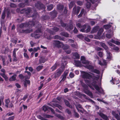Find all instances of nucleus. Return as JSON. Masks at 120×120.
Instances as JSON below:
<instances>
[{
  "mask_svg": "<svg viewBox=\"0 0 120 120\" xmlns=\"http://www.w3.org/2000/svg\"><path fill=\"white\" fill-rule=\"evenodd\" d=\"M13 60L15 61H17L16 58V54H13Z\"/></svg>",
  "mask_w": 120,
  "mask_h": 120,
  "instance_id": "37998d69",
  "label": "nucleus"
},
{
  "mask_svg": "<svg viewBox=\"0 0 120 120\" xmlns=\"http://www.w3.org/2000/svg\"><path fill=\"white\" fill-rule=\"evenodd\" d=\"M64 6L62 5H58L57 6V8L59 10H62L64 8Z\"/></svg>",
  "mask_w": 120,
  "mask_h": 120,
  "instance_id": "bb28decb",
  "label": "nucleus"
},
{
  "mask_svg": "<svg viewBox=\"0 0 120 120\" xmlns=\"http://www.w3.org/2000/svg\"><path fill=\"white\" fill-rule=\"evenodd\" d=\"M75 65L77 66L81 67L82 66L81 62L79 61L75 60Z\"/></svg>",
  "mask_w": 120,
  "mask_h": 120,
  "instance_id": "9d476101",
  "label": "nucleus"
},
{
  "mask_svg": "<svg viewBox=\"0 0 120 120\" xmlns=\"http://www.w3.org/2000/svg\"><path fill=\"white\" fill-rule=\"evenodd\" d=\"M87 1V3L86 5V7L87 8H89L90 6V2H92V3H94L92 2L91 0H86Z\"/></svg>",
  "mask_w": 120,
  "mask_h": 120,
  "instance_id": "1a4fd4ad",
  "label": "nucleus"
},
{
  "mask_svg": "<svg viewBox=\"0 0 120 120\" xmlns=\"http://www.w3.org/2000/svg\"><path fill=\"white\" fill-rule=\"evenodd\" d=\"M111 27V26L109 25H105L104 26V27L106 29H108L109 28Z\"/></svg>",
  "mask_w": 120,
  "mask_h": 120,
  "instance_id": "72a5a7b5",
  "label": "nucleus"
},
{
  "mask_svg": "<svg viewBox=\"0 0 120 120\" xmlns=\"http://www.w3.org/2000/svg\"><path fill=\"white\" fill-rule=\"evenodd\" d=\"M73 55L75 58L78 59L80 57V56L77 53H74L73 54Z\"/></svg>",
  "mask_w": 120,
  "mask_h": 120,
  "instance_id": "aec40b11",
  "label": "nucleus"
},
{
  "mask_svg": "<svg viewBox=\"0 0 120 120\" xmlns=\"http://www.w3.org/2000/svg\"><path fill=\"white\" fill-rule=\"evenodd\" d=\"M76 26L77 27H79V28H81V25H80V24L79 23L77 24Z\"/></svg>",
  "mask_w": 120,
  "mask_h": 120,
  "instance_id": "774afa93",
  "label": "nucleus"
},
{
  "mask_svg": "<svg viewBox=\"0 0 120 120\" xmlns=\"http://www.w3.org/2000/svg\"><path fill=\"white\" fill-rule=\"evenodd\" d=\"M30 44L31 47H33V46H35L36 43H34L33 41H31L30 42Z\"/></svg>",
  "mask_w": 120,
  "mask_h": 120,
  "instance_id": "a19ab883",
  "label": "nucleus"
},
{
  "mask_svg": "<svg viewBox=\"0 0 120 120\" xmlns=\"http://www.w3.org/2000/svg\"><path fill=\"white\" fill-rule=\"evenodd\" d=\"M57 46L59 47H61L64 49H66L69 48L67 45H64L62 43L58 41H54Z\"/></svg>",
  "mask_w": 120,
  "mask_h": 120,
  "instance_id": "7ed1b4c3",
  "label": "nucleus"
},
{
  "mask_svg": "<svg viewBox=\"0 0 120 120\" xmlns=\"http://www.w3.org/2000/svg\"><path fill=\"white\" fill-rule=\"evenodd\" d=\"M57 66V64H55L51 68L52 71H53L55 70Z\"/></svg>",
  "mask_w": 120,
  "mask_h": 120,
  "instance_id": "b1692460",
  "label": "nucleus"
},
{
  "mask_svg": "<svg viewBox=\"0 0 120 120\" xmlns=\"http://www.w3.org/2000/svg\"><path fill=\"white\" fill-rule=\"evenodd\" d=\"M67 76L63 75L61 76V78H62V79L60 81V82L63 81H64L66 77Z\"/></svg>",
  "mask_w": 120,
  "mask_h": 120,
  "instance_id": "c756f323",
  "label": "nucleus"
},
{
  "mask_svg": "<svg viewBox=\"0 0 120 120\" xmlns=\"http://www.w3.org/2000/svg\"><path fill=\"white\" fill-rule=\"evenodd\" d=\"M96 49L98 51H99L101 50L102 49L101 48L98 47H96Z\"/></svg>",
  "mask_w": 120,
  "mask_h": 120,
  "instance_id": "0e129e2a",
  "label": "nucleus"
},
{
  "mask_svg": "<svg viewBox=\"0 0 120 120\" xmlns=\"http://www.w3.org/2000/svg\"><path fill=\"white\" fill-rule=\"evenodd\" d=\"M25 72L27 74V75H26V76H25V79H29L30 78L31 75L30 73L27 71H25Z\"/></svg>",
  "mask_w": 120,
  "mask_h": 120,
  "instance_id": "4468645a",
  "label": "nucleus"
},
{
  "mask_svg": "<svg viewBox=\"0 0 120 120\" xmlns=\"http://www.w3.org/2000/svg\"><path fill=\"white\" fill-rule=\"evenodd\" d=\"M68 70H66L65 71L64 75H65V76H67L68 74Z\"/></svg>",
  "mask_w": 120,
  "mask_h": 120,
  "instance_id": "3c124183",
  "label": "nucleus"
},
{
  "mask_svg": "<svg viewBox=\"0 0 120 120\" xmlns=\"http://www.w3.org/2000/svg\"><path fill=\"white\" fill-rule=\"evenodd\" d=\"M65 104L68 106H69V102L67 100L65 101Z\"/></svg>",
  "mask_w": 120,
  "mask_h": 120,
  "instance_id": "13d9d810",
  "label": "nucleus"
},
{
  "mask_svg": "<svg viewBox=\"0 0 120 120\" xmlns=\"http://www.w3.org/2000/svg\"><path fill=\"white\" fill-rule=\"evenodd\" d=\"M14 118V116L8 118V120H13Z\"/></svg>",
  "mask_w": 120,
  "mask_h": 120,
  "instance_id": "4d7b16f0",
  "label": "nucleus"
},
{
  "mask_svg": "<svg viewBox=\"0 0 120 120\" xmlns=\"http://www.w3.org/2000/svg\"><path fill=\"white\" fill-rule=\"evenodd\" d=\"M98 55L100 56L101 57L103 56V54L102 52H98Z\"/></svg>",
  "mask_w": 120,
  "mask_h": 120,
  "instance_id": "c03bdc74",
  "label": "nucleus"
},
{
  "mask_svg": "<svg viewBox=\"0 0 120 120\" xmlns=\"http://www.w3.org/2000/svg\"><path fill=\"white\" fill-rule=\"evenodd\" d=\"M101 116L103 119L105 120H108V117L102 113H100L99 114Z\"/></svg>",
  "mask_w": 120,
  "mask_h": 120,
  "instance_id": "2eb2a0df",
  "label": "nucleus"
},
{
  "mask_svg": "<svg viewBox=\"0 0 120 120\" xmlns=\"http://www.w3.org/2000/svg\"><path fill=\"white\" fill-rule=\"evenodd\" d=\"M18 49V48H16L14 49L13 51V54H16V52Z\"/></svg>",
  "mask_w": 120,
  "mask_h": 120,
  "instance_id": "8fccbe9b",
  "label": "nucleus"
},
{
  "mask_svg": "<svg viewBox=\"0 0 120 120\" xmlns=\"http://www.w3.org/2000/svg\"><path fill=\"white\" fill-rule=\"evenodd\" d=\"M113 80L110 81V82H111V84H117L119 83L120 82V81H114L113 82L112 81Z\"/></svg>",
  "mask_w": 120,
  "mask_h": 120,
  "instance_id": "cd10ccee",
  "label": "nucleus"
},
{
  "mask_svg": "<svg viewBox=\"0 0 120 120\" xmlns=\"http://www.w3.org/2000/svg\"><path fill=\"white\" fill-rule=\"evenodd\" d=\"M19 77L21 79H23V78H24V76H23V75L22 74H20V75H19Z\"/></svg>",
  "mask_w": 120,
  "mask_h": 120,
  "instance_id": "e2e57ef3",
  "label": "nucleus"
},
{
  "mask_svg": "<svg viewBox=\"0 0 120 120\" xmlns=\"http://www.w3.org/2000/svg\"><path fill=\"white\" fill-rule=\"evenodd\" d=\"M50 105H51V106H57V105L56 103H52L51 105V104H50Z\"/></svg>",
  "mask_w": 120,
  "mask_h": 120,
  "instance_id": "6e6d98bb",
  "label": "nucleus"
},
{
  "mask_svg": "<svg viewBox=\"0 0 120 120\" xmlns=\"http://www.w3.org/2000/svg\"><path fill=\"white\" fill-rule=\"evenodd\" d=\"M5 74V73H0V75L6 81H7L8 80V77Z\"/></svg>",
  "mask_w": 120,
  "mask_h": 120,
  "instance_id": "f8f14e48",
  "label": "nucleus"
},
{
  "mask_svg": "<svg viewBox=\"0 0 120 120\" xmlns=\"http://www.w3.org/2000/svg\"><path fill=\"white\" fill-rule=\"evenodd\" d=\"M16 86V87L18 88H19L20 87V85L16 83L15 84Z\"/></svg>",
  "mask_w": 120,
  "mask_h": 120,
  "instance_id": "69168bd1",
  "label": "nucleus"
},
{
  "mask_svg": "<svg viewBox=\"0 0 120 120\" xmlns=\"http://www.w3.org/2000/svg\"><path fill=\"white\" fill-rule=\"evenodd\" d=\"M62 35L64 36H65L66 37H68V34L67 33H63L62 34Z\"/></svg>",
  "mask_w": 120,
  "mask_h": 120,
  "instance_id": "79ce46f5",
  "label": "nucleus"
},
{
  "mask_svg": "<svg viewBox=\"0 0 120 120\" xmlns=\"http://www.w3.org/2000/svg\"><path fill=\"white\" fill-rule=\"evenodd\" d=\"M35 6L38 8H39V7L41 6V5L39 4L38 3L37 4H36L35 5Z\"/></svg>",
  "mask_w": 120,
  "mask_h": 120,
  "instance_id": "09e8293b",
  "label": "nucleus"
},
{
  "mask_svg": "<svg viewBox=\"0 0 120 120\" xmlns=\"http://www.w3.org/2000/svg\"><path fill=\"white\" fill-rule=\"evenodd\" d=\"M99 28V27L98 26H97L94 28L91 32V33H94L96 32Z\"/></svg>",
  "mask_w": 120,
  "mask_h": 120,
  "instance_id": "f3484780",
  "label": "nucleus"
},
{
  "mask_svg": "<svg viewBox=\"0 0 120 120\" xmlns=\"http://www.w3.org/2000/svg\"><path fill=\"white\" fill-rule=\"evenodd\" d=\"M34 52H37L38 50H40V48L39 47H38L37 48H34Z\"/></svg>",
  "mask_w": 120,
  "mask_h": 120,
  "instance_id": "e433bc0d",
  "label": "nucleus"
},
{
  "mask_svg": "<svg viewBox=\"0 0 120 120\" xmlns=\"http://www.w3.org/2000/svg\"><path fill=\"white\" fill-rule=\"evenodd\" d=\"M106 36L107 38H110L112 37V35H110L109 34H108L106 35Z\"/></svg>",
  "mask_w": 120,
  "mask_h": 120,
  "instance_id": "bf43d9fd",
  "label": "nucleus"
},
{
  "mask_svg": "<svg viewBox=\"0 0 120 120\" xmlns=\"http://www.w3.org/2000/svg\"><path fill=\"white\" fill-rule=\"evenodd\" d=\"M81 28L80 31L86 33L89 32L90 29V26L88 25H84L82 26Z\"/></svg>",
  "mask_w": 120,
  "mask_h": 120,
  "instance_id": "20e7f679",
  "label": "nucleus"
},
{
  "mask_svg": "<svg viewBox=\"0 0 120 120\" xmlns=\"http://www.w3.org/2000/svg\"><path fill=\"white\" fill-rule=\"evenodd\" d=\"M77 3L78 5H82V2L80 1H77Z\"/></svg>",
  "mask_w": 120,
  "mask_h": 120,
  "instance_id": "864d4df0",
  "label": "nucleus"
},
{
  "mask_svg": "<svg viewBox=\"0 0 120 120\" xmlns=\"http://www.w3.org/2000/svg\"><path fill=\"white\" fill-rule=\"evenodd\" d=\"M81 60L82 63L83 64V65L85 67L87 68L89 70H91V71L93 72L99 74V71L96 69H93L94 67L89 64L90 63L88 61H86L85 57L83 56H82L81 57Z\"/></svg>",
  "mask_w": 120,
  "mask_h": 120,
  "instance_id": "f03ea898",
  "label": "nucleus"
},
{
  "mask_svg": "<svg viewBox=\"0 0 120 120\" xmlns=\"http://www.w3.org/2000/svg\"><path fill=\"white\" fill-rule=\"evenodd\" d=\"M42 109L44 111H45L47 110H50L53 113H54V111L53 110L52 108L49 107L47 106H44L42 107Z\"/></svg>",
  "mask_w": 120,
  "mask_h": 120,
  "instance_id": "6e6552de",
  "label": "nucleus"
},
{
  "mask_svg": "<svg viewBox=\"0 0 120 120\" xmlns=\"http://www.w3.org/2000/svg\"><path fill=\"white\" fill-rule=\"evenodd\" d=\"M5 106L7 107H8V105L9 103L11 102H10V101L9 99H8L6 100L5 101Z\"/></svg>",
  "mask_w": 120,
  "mask_h": 120,
  "instance_id": "412c9836",
  "label": "nucleus"
},
{
  "mask_svg": "<svg viewBox=\"0 0 120 120\" xmlns=\"http://www.w3.org/2000/svg\"><path fill=\"white\" fill-rule=\"evenodd\" d=\"M24 56L26 58L28 59L29 58V57L27 54L26 53H24Z\"/></svg>",
  "mask_w": 120,
  "mask_h": 120,
  "instance_id": "49530a36",
  "label": "nucleus"
},
{
  "mask_svg": "<svg viewBox=\"0 0 120 120\" xmlns=\"http://www.w3.org/2000/svg\"><path fill=\"white\" fill-rule=\"evenodd\" d=\"M45 60L44 58L41 57L39 60V62L40 63H44L45 61Z\"/></svg>",
  "mask_w": 120,
  "mask_h": 120,
  "instance_id": "393cba45",
  "label": "nucleus"
},
{
  "mask_svg": "<svg viewBox=\"0 0 120 120\" xmlns=\"http://www.w3.org/2000/svg\"><path fill=\"white\" fill-rule=\"evenodd\" d=\"M53 7V6L51 4L47 7V9L49 10L50 11L52 9Z\"/></svg>",
  "mask_w": 120,
  "mask_h": 120,
  "instance_id": "c85d7f7f",
  "label": "nucleus"
},
{
  "mask_svg": "<svg viewBox=\"0 0 120 120\" xmlns=\"http://www.w3.org/2000/svg\"><path fill=\"white\" fill-rule=\"evenodd\" d=\"M108 43L109 45L113 47V48L111 47V48H113L114 49L116 50H118L119 49L116 46H115L113 45L110 42H108Z\"/></svg>",
  "mask_w": 120,
  "mask_h": 120,
  "instance_id": "9b49d317",
  "label": "nucleus"
},
{
  "mask_svg": "<svg viewBox=\"0 0 120 120\" xmlns=\"http://www.w3.org/2000/svg\"><path fill=\"white\" fill-rule=\"evenodd\" d=\"M3 98L0 99V105H1V104L3 105L4 104V103L3 102Z\"/></svg>",
  "mask_w": 120,
  "mask_h": 120,
  "instance_id": "4c0bfd02",
  "label": "nucleus"
},
{
  "mask_svg": "<svg viewBox=\"0 0 120 120\" xmlns=\"http://www.w3.org/2000/svg\"><path fill=\"white\" fill-rule=\"evenodd\" d=\"M32 36V37H34L35 38H38L40 36V35L39 34H33Z\"/></svg>",
  "mask_w": 120,
  "mask_h": 120,
  "instance_id": "4be33fe9",
  "label": "nucleus"
},
{
  "mask_svg": "<svg viewBox=\"0 0 120 120\" xmlns=\"http://www.w3.org/2000/svg\"><path fill=\"white\" fill-rule=\"evenodd\" d=\"M83 12H84V10L82 9V10L80 14L78 15V18L80 17L82 15Z\"/></svg>",
  "mask_w": 120,
  "mask_h": 120,
  "instance_id": "f704fd0d",
  "label": "nucleus"
},
{
  "mask_svg": "<svg viewBox=\"0 0 120 120\" xmlns=\"http://www.w3.org/2000/svg\"><path fill=\"white\" fill-rule=\"evenodd\" d=\"M103 29L101 28L98 31L97 36L95 37V38L96 39H100L101 38V35L103 31Z\"/></svg>",
  "mask_w": 120,
  "mask_h": 120,
  "instance_id": "0eeeda50",
  "label": "nucleus"
},
{
  "mask_svg": "<svg viewBox=\"0 0 120 120\" xmlns=\"http://www.w3.org/2000/svg\"><path fill=\"white\" fill-rule=\"evenodd\" d=\"M56 116L57 117L59 118L62 120L64 119L63 117L62 116H61L60 114H57L56 115Z\"/></svg>",
  "mask_w": 120,
  "mask_h": 120,
  "instance_id": "58836bf2",
  "label": "nucleus"
},
{
  "mask_svg": "<svg viewBox=\"0 0 120 120\" xmlns=\"http://www.w3.org/2000/svg\"><path fill=\"white\" fill-rule=\"evenodd\" d=\"M10 6L11 7H15L16 6V5L14 3H11L10 4Z\"/></svg>",
  "mask_w": 120,
  "mask_h": 120,
  "instance_id": "680f3d73",
  "label": "nucleus"
},
{
  "mask_svg": "<svg viewBox=\"0 0 120 120\" xmlns=\"http://www.w3.org/2000/svg\"><path fill=\"white\" fill-rule=\"evenodd\" d=\"M107 52V58L109 60H110L112 58V55L108 51H106Z\"/></svg>",
  "mask_w": 120,
  "mask_h": 120,
  "instance_id": "ddd939ff",
  "label": "nucleus"
},
{
  "mask_svg": "<svg viewBox=\"0 0 120 120\" xmlns=\"http://www.w3.org/2000/svg\"><path fill=\"white\" fill-rule=\"evenodd\" d=\"M6 13V11H4L2 14V18L3 19H4V18L5 17V14Z\"/></svg>",
  "mask_w": 120,
  "mask_h": 120,
  "instance_id": "c9c22d12",
  "label": "nucleus"
},
{
  "mask_svg": "<svg viewBox=\"0 0 120 120\" xmlns=\"http://www.w3.org/2000/svg\"><path fill=\"white\" fill-rule=\"evenodd\" d=\"M73 3L71 2L69 5V7L70 8H71L73 6Z\"/></svg>",
  "mask_w": 120,
  "mask_h": 120,
  "instance_id": "052dcab7",
  "label": "nucleus"
},
{
  "mask_svg": "<svg viewBox=\"0 0 120 120\" xmlns=\"http://www.w3.org/2000/svg\"><path fill=\"white\" fill-rule=\"evenodd\" d=\"M102 61L103 62L102 63H101V61L99 60L98 62V64L101 65H105L106 64V63L105 60H102Z\"/></svg>",
  "mask_w": 120,
  "mask_h": 120,
  "instance_id": "dca6fc26",
  "label": "nucleus"
},
{
  "mask_svg": "<svg viewBox=\"0 0 120 120\" xmlns=\"http://www.w3.org/2000/svg\"><path fill=\"white\" fill-rule=\"evenodd\" d=\"M63 71V70L60 69H58L56 71V72L53 75L54 76V78H55L59 76Z\"/></svg>",
  "mask_w": 120,
  "mask_h": 120,
  "instance_id": "423d86ee",
  "label": "nucleus"
},
{
  "mask_svg": "<svg viewBox=\"0 0 120 120\" xmlns=\"http://www.w3.org/2000/svg\"><path fill=\"white\" fill-rule=\"evenodd\" d=\"M100 44L101 46L105 49V50H107L108 49L105 43L100 42Z\"/></svg>",
  "mask_w": 120,
  "mask_h": 120,
  "instance_id": "6ab92c4d",
  "label": "nucleus"
},
{
  "mask_svg": "<svg viewBox=\"0 0 120 120\" xmlns=\"http://www.w3.org/2000/svg\"><path fill=\"white\" fill-rule=\"evenodd\" d=\"M28 50L30 52L33 51L34 52V48H31L28 49Z\"/></svg>",
  "mask_w": 120,
  "mask_h": 120,
  "instance_id": "338daca9",
  "label": "nucleus"
},
{
  "mask_svg": "<svg viewBox=\"0 0 120 120\" xmlns=\"http://www.w3.org/2000/svg\"><path fill=\"white\" fill-rule=\"evenodd\" d=\"M37 117L39 119H41V120H47L45 119H44L40 115H38L37 116Z\"/></svg>",
  "mask_w": 120,
  "mask_h": 120,
  "instance_id": "ea45409f",
  "label": "nucleus"
},
{
  "mask_svg": "<svg viewBox=\"0 0 120 120\" xmlns=\"http://www.w3.org/2000/svg\"><path fill=\"white\" fill-rule=\"evenodd\" d=\"M80 9V8L79 7H78L77 11V15L79 12V11Z\"/></svg>",
  "mask_w": 120,
  "mask_h": 120,
  "instance_id": "de8ad7c7",
  "label": "nucleus"
},
{
  "mask_svg": "<svg viewBox=\"0 0 120 120\" xmlns=\"http://www.w3.org/2000/svg\"><path fill=\"white\" fill-rule=\"evenodd\" d=\"M25 82L27 84H30V81L29 80H26L25 81Z\"/></svg>",
  "mask_w": 120,
  "mask_h": 120,
  "instance_id": "5fc2aeb1",
  "label": "nucleus"
},
{
  "mask_svg": "<svg viewBox=\"0 0 120 120\" xmlns=\"http://www.w3.org/2000/svg\"><path fill=\"white\" fill-rule=\"evenodd\" d=\"M111 42L117 45H119L120 44V43L119 42L117 41H115L112 39V40Z\"/></svg>",
  "mask_w": 120,
  "mask_h": 120,
  "instance_id": "a878e982",
  "label": "nucleus"
},
{
  "mask_svg": "<svg viewBox=\"0 0 120 120\" xmlns=\"http://www.w3.org/2000/svg\"><path fill=\"white\" fill-rule=\"evenodd\" d=\"M13 106V105L12 104L11 102L10 103H9V105H8V107L9 108H11Z\"/></svg>",
  "mask_w": 120,
  "mask_h": 120,
  "instance_id": "603ef678",
  "label": "nucleus"
},
{
  "mask_svg": "<svg viewBox=\"0 0 120 120\" xmlns=\"http://www.w3.org/2000/svg\"><path fill=\"white\" fill-rule=\"evenodd\" d=\"M34 22L33 21H30L28 23V24H29V25L26 23H22L20 25L19 27L21 28H22L25 27H26L28 26L30 27V26L31 27H32L34 26Z\"/></svg>",
  "mask_w": 120,
  "mask_h": 120,
  "instance_id": "39448f33",
  "label": "nucleus"
},
{
  "mask_svg": "<svg viewBox=\"0 0 120 120\" xmlns=\"http://www.w3.org/2000/svg\"><path fill=\"white\" fill-rule=\"evenodd\" d=\"M90 73H87L84 71H82V77L84 79H90L92 78L93 79L94 82L92 83V85L95 87V89L98 91H99V90L100 88L97 85H96L95 83L96 82L99 78V76H98L97 77H96L94 76L92 77Z\"/></svg>",
  "mask_w": 120,
  "mask_h": 120,
  "instance_id": "f257e3e1",
  "label": "nucleus"
},
{
  "mask_svg": "<svg viewBox=\"0 0 120 120\" xmlns=\"http://www.w3.org/2000/svg\"><path fill=\"white\" fill-rule=\"evenodd\" d=\"M32 31L31 30H23L22 33H30Z\"/></svg>",
  "mask_w": 120,
  "mask_h": 120,
  "instance_id": "5701e85b",
  "label": "nucleus"
},
{
  "mask_svg": "<svg viewBox=\"0 0 120 120\" xmlns=\"http://www.w3.org/2000/svg\"><path fill=\"white\" fill-rule=\"evenodd\" d=\"M43 67V66H39L37 68V70L38 71H39Z\"/></svg>",
  "mask_w": 120,
  "mask_h": 120,
  "instance_id": "473e14b6",
  "label": "nucleus"
},
{
  "mask_svg": "<svg viewBox=\"0 0 120 120\" xmlns=\"http://www.w3.org/2000/svg\"><path fill=\"white\" fill-rule=\"evenodd\" d=\"M16 75H14L11 77L9 79L10 81H14L16 79Z\"/></svg>",
  "mask_w": 120,
  "mask_h": 120,
  "instance_id": "a211bd4d",
  "label": "nucleus"
},
{
  "mask_svg": "<svg viewBox=\"0 0 120 120\" xmlns=\"http://www.w3.org/2000/svg\"><path fill=\"white\" fill-rule=\"evenodd\" d=\"M2 59V60L3 61V64L4 65H5V64L4 63V62H5V58L4 57H3L2 56H0V59Z\"/></svg>",
  "mask_w": 120,
  "mask_h": 120,
  "instance_id": "2f4dec72",
  "label": "nucleus"
},
{
  "mask_svg": "<svg viewBox=\"0 0 120 120\" xmlns=\"http://www.w3.org/2000/svg\"><path fill=\"white\" fill-rule=\"evenodd\" d=\"M69 76L71 78H73L74 76V75L73 73L72 72H71L69 74Z\"/></svg>",
  "mask_w": 120,
  "mask_h": 120,
  "instance_id": "a18cd8bd",
  "label": "nucleus"
},
{
  "mask_svg": "<svg viewBox=\"0 0 120 120\" xmlns=\"http://www.w3.org/2000/svg\"><path fill=\"white\" fill-rule=\"evenodd\" d=\"M84 91L85 93L87 94H88L90 92L88 90L87 88H85V87L84 88Z\"/></svg>",
  "mask_w": 120,
  "mask_h": 120,
  "instance_id": "7c9ffc66",
  "label": "nucleus"
}]
</instances>
